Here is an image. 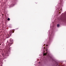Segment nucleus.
<instances>
[{"label": "nucleus", "mask_w": 66, "mask_h": 66, "mask_svg": "<svg viewBox=\"0 0 66 66\" xmlns=\"http://www.w3.org/2000/svg\"><path fill=\"white\" fill-rule=\"evenodd\" d=\"M14 31L13 30H11L9 32H8V35L9 36H11V35L12 34V33H14Z\"/></svg>", "instance_id": "f257e3e1"}, {"label": "nucleus", "mask_w": 66, "mask_h": 66, "mask_svg": "<svg viewBox=\"0 0 66 66\" xmlns=\"http://www.w3.org/2000/svg\"><path fill=\"white\" fill-rule=\"evenodd\" d=\"M13 40L12 39H11L10 40V46H11L12 44H13V43H14V42H13Z\"/></svg>", "instance_id": "f03ea898"}, {"label": "nucleus", "mask_w": 66, "mask_h": 66, "mask_svg": "<svg viewBox=\"0 0 66 66\" xmlns=\"http://www.w3.org/2000/svg\"><path fill=\"white\" fill-rule=\"evenodd\" d=\"M50 59L52 61H54V58H52L51 57Z\"/></svg>", "instance_id": "7ed1b4c3"}, {"label": "nucleus", "mask_w": 66, "mask_h": 66, "mask_svg": "<svg viewBox=\"0 0 66 66\" xmlns=\"http://www.w3.org/2000/svg\"><path fill=\"white\" fill-rule=\"evenodd\" d=\"M47 53H44L43 54L44 55H47Z\"/></svg>", "instance_id": "20e7f679"}, {"label": "nucleus", "mask_w": 66, "mask_h": 66, "mask_svg": "<svg viewBox=\"0 0 66 66\" xmlns=\"http://www.w3.org/2000/svg\"><path fill=\"white\" fill-rule=\"evenodd\" d=\"M7 20H8V21H9V20H10V18H8L7 19Z\"/></svg>", "instance_id": "39448f33"}, {"label": "nucleus", "mask_w": 66, "mask_h": 66, "mask_svg": "<svg viewBox=\"0 0 66 66\" xmlns=\"http://www.w3.org/2000/svg\"><path fill=\"white\" fill-rule=\"evenodd\" d=\"M57 26L58 27H59V26H60V25H59V24H57Z\"/></svg>", "instance_id": "423d86ee"}, {"label": "nucleus", "mask_w": 66, "mask_h": 66, "mask_svg": "<svg viewBox=\"0 0 66 66\" xmlns=\"http://www.w3.org/2000/svg\"><path fill=\"white\" fill-rule=\"evenodd\" d=\"M59 65V63H57V65L56 66H60V65Z\"/></svg>", "instance_id": "0eeeda50"}, {"label": "nucleus", "mask_w": 66, "mask_h": 66, "mask_svg": "<svg viewBox=\"0 0 66 66\" xmlns=\"http://www.w3.org/2000/svg\"><path fill=\"white\" fill-rule=\"evenodd\" d=\"M8 50H11V49L9 48H8Z\"/></svg>", "instance_id": "6e6552de"}, {"label": "nucleus", "mask_w": 66, "mask_h": 66, "mask_svg": "<svg viewBox=\"0 0 66 66\" xmlns=\"http://www.w3.org/2000/svg\"><path fill=\"white\" fill-rule=\"evenodd\" d=\"M47 48H46V50H47Z\"/></svg>", "instance_id": "1a4fd4ad"}, {"label": "nucleus", "mask_w": 66, "mask_h": 66, "mask_svg": "<svg viewBox=\"0 0 66 66\" xmlns=\"http://www.w3.org/2000/svg\"><path fill=\"white\" fill-rule=\"evenodd\" d=\"M46 46H48V45H46Z\"/></svg>", "instance_id": "9d476101"}, {"label": "nucleus", "mask_w": 66, "mask_h": 66, "mask_svg": "<svg viewBox=\"0 0 66 66\" xmlns=\"http://www.w3.org/2000/svg\"><path fill=\"white\" fill-rule=\"evenodd\" d=\"M45 44H44V46H45Z\"/></svg>", "instance_id": "9b49d317"}, {"label": "nucleus", "mask_w": 66, "mask_h": 66, "mask_svg": "<svg viewBox=\"0 0 66 66\" xmlns=\"http://www.w3.org/2000/svg\"><path fill=\"white\" fill-rule=\"evenodd\" d=\"M44 48H45V47H44Z\"/></svg>", "instance_id": "f8f14e48"}, {"label": "nucleus", "mask_w": 66, "mask_h": 66, "mask_svg": "<svg viewBox=\"0 0 66 66\" xmlns=\"http://www.w3.org/2000/svg\"><path fill=\"white\" fill-rule=\"evenodd\" d=\"M1 44H0V45H1Z\"/></svg>", "instance_id": "ddd939ff"}, {"label": "nucleus", "mask_w": 66, "mask_h": 66, "mask_svg": "<svg viewBox=\"0 0 66 66\" xmlns=\"http://www.w3.org/2000/svg\"><path fill=\"white\" fill-rule=\"evenodd\" d=\"M46 51H47V50H46Z\"/></svg>", "instance_id": "4468645a"}, {"label": "nucleus", "mask_w": 66, "mask_h": 66, "mask_svg": "<svg viewBox=\"0 0 66 66\" xmlns=\"http://www.w3.org/2000/svg\"><path fill=\"white\" fill-rule=\"evenodd\" d=\"M40 63V62H39V63Z\"/></svg>", "instance_id": "2eb2a0df"}, {"label": "nucleus", "mask_w": 66, "mask_h": 66, "mask_svg": "<svg viewBox=\"0 0 66 66\" xmlns=\"http://www.w3.org/2000/svg\"><path fill=\"white\" fill-rule=\"evenodd\" d=\"M60 64H61V63H60Z\"/></svg>", "instance_id": "dca6fc26"}, {"label": "nucleus", "mask_w": 66, "mask_h": 66, "mask_svg": "<svg viewBox=\"0 0 66 66\" xmlns=\"http://www.w3.org/2000/svg\"><path fill=\"white\" fill-rule=\"evenodd\" d=\"M4 15L3 14H2V15Z\"/></svg>", "instance_id": "f3484780"}, {"label": "nucleus", "mask_w": 66, "mask_h": 66, "mask_svg": "<svg viewBox=\"0 0 66 66\" xmlns=\"http://www.w3.org/2000/svg\"><path fill=\"white\" fill-rule=\"evenodd\" d=\"M4 51H5V50H4Z\"/></svg>", "instance_id": "a211bd4d"}]
</instances>
